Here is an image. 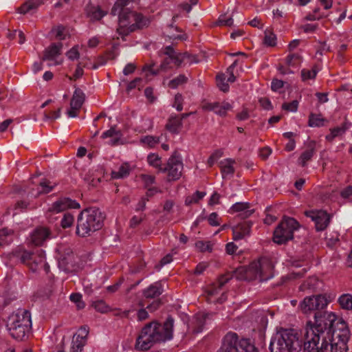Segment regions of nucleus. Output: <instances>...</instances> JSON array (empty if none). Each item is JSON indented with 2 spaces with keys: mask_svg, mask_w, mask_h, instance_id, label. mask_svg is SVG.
Segmentation results:
<instances>
[{
  "mask_svg": "<svg viewBox=\"0 0 352 352\" xmlns=\"http://www.w3.org/2000/svg\"><path fill=\"white\" fill-rule=\"evenodd\" d=\"M350 331L334 313L316 316V324L305 332L304 352H348Z\"/></svg>",
  "mask_w": 352,
  "mask_h": 352,
  "instance_id": "1",
  "label": "nucleus"
},
{
  "mask_svg": "<svg viewBox=\"0 0 352 352\" xmlns=\"http://www.w3.org/2000/svg\"><path fill=\"white\" fill-rule=\"evenodd\" d=\"M174 319L168 316L163 324L152 321L142 327L137 337L135 348L138 351H144L153 345L165 342L173 338Z\"/></svg>",
  "mask_w": 352,
  "mask_h": 352,
  "instance_id": "2",
  "label": "nucleus"
},
{
  "mask_svg": "<svg viewBox=\"0 0 352 352\" xmlns=\"http://www.w3.org/2000/svg\"><path fill=\"white\" fill-rule=\"evenodd\" d=\"M304 342L298 330L281 327L271 338L269 349L270 352H298Z\"/></svg>",
  "mask_w": 352,
  "mask_h": 352,
  "instance_id": "3",
  "label": "nucleus"
},
{
  "mask_svg": "<svg viewBox=\"0 0 352 352\" xmlns=\"http://www.w3.org/2000/svg\"><path fill=\"white\" fill-rule=\"evenodd\" d=\"M104 219L105 214L97 207L84 209L77 218L76 234L81 237L90 236L102 228Z\"/></svg>",
  "mask_w": 352,
  "mask_h": 352,
  "instance_id": "4",
  "label": "nucleus"
},
{
  "mask_svg": "<svg viewBox=\"0 0 352 352\" xmlns=\"http://www.w3.org/2000/svg\"><path fill=\"white\" fill-rule=\"evenodd\" d=\"M6 328L10 335L16 340H23L32 328L30 311L18 309L10 314L7 320Z\"/></svg>",
  "mask_w": 352,
  "mask_h": 352,
  "instance_id": "5",
  "label": "nucleus"
},
{
  "mask_svg": "<svg viewBox=\"0 0 352 352\" xmlns=\"http://www.w3.org/2000/svg\"><path fill=\"white\" fill-rule=\"evenodd\" d=\"M217 352H258L254 344L248 338H240L232 331L228 332L222 338Z\"/></svg>",
  "mask_w": 352,
  "mask_h": 352,
  "instance_id": "6",
  "label": "nucleus"
},
{
  "mask_svg": "<svg viewBox=\"0 0 352 352\" xmlns=\"http://www.w3.org/2000/svg\"><path fill=\"white\" fill-rule=\"evenodd\" d=\"M330 300L327 299L325 294H317L305 297L303 300L300 303V308L301 311L305 314H309L312 311L314 313V322L308 321L305 327V331L308 328L316 324V316L318 314H323L324 313H332L331 311H323L329 303Z\"/></svg>",
  "mask_w": 352,
  "mask_h": 352,
  "instance_id": "7",
  "label": "nucleus"
},
{
  "mask_svg": "<svg viewBox=\"0 0 352 352\" xmlns=\"http://www.w3.org/2000/svg\"><path fill=\"white\" fill-rule=\"evenodd\" d=\"M299 227V223L294 218L284 217L274 231L273 241L278 245L285 244L294 239V232Z\"/></svg>",
  "mask_w": 352,
  "mask_h": 352,
  "instance_id": "8",
  "label": "nucleus"
},
{
  "mask_svg": "<svg viewBox=\"0 0 352 352\" xmlns=\"http://www.w3.org/2000/svg\"><path fill=\"white\" fill-rule=\"evenodd\" d=\"M133 0H117L111 10V14L118 16L119 24L131 25L135 12L132 11L128 6L132 4Z\"/></svg>",
  "mask_w": 352,
  "mask_h": 352,
  "instance_id": "9",
  "label": "nucleus"
},
{
  "mask_svg": "<svg viewBox=\"0 0 352 352\" xmlns=\"http://www.w3.org/2000/svg\"><path fill=\"white\" fill-rule=\"evenodd\" d=\"M183 170V163L179 153L175 151L168 159L167 164L164 167H160V171L162 173L168 172L169 180L175 181L182 176Z\"/></svg>",
  "mask_w": 352,
  "mask_h": 352,
  "instance_id": "10",
  "label": "nucleus"
},
{
  "mask_svg": "<svg viewBox=\"0 0 352 352\" xmlns=\"http://www.w3.org/2000/svg\"><path fill=\"white\" fill-rule=\"evenodd\" d=\"M304 214L314 222L317 232L324 230L331 222V214L324 210H306Z\"/></svg>",
  "mask_w": 352,
  "mask_h": 352,
  "instance_id": "11",
  "label": "nucleus"
},
{
  "mask_svg": "<svg viewBox=\"0 0 352 352\" xmlns=\"http://www.w3.org/2000/svg\"><path fill=\"white\" fill-rule=\"evenodd\" d=\"M89 327L87 325L80 327L74 336L69 352H82L87 343Z\"/></svg>",
  "mask_w": 352,
  "mask_h": 352,
  "instance_id": "12",
  "label": "nucleus"
},
{
  "mask_svg": "<svg viewBox=\"0 0 352 352\" xmlns=\"http://www.w3.org/2000/svg\"><path fill=\"white\" fill-rule=\"evenodd\" d=\"M80 207V204L76 200L69 197H61L52 204L48 212L58 213L67 209H78Z\"/></svg>",
  "mask_w": 352,
  "mask_h": 352,
  "instance_id": "13",
  "label": "nucleus"
},
{
  "mask_svg": "<svg viewBox=\"0 0 352 352\" xmlns=\"http://www.w3.org/2000/svg\"><path fill=\"white\" fill-rule=\"evenodd\" d=\"M203 109L205 111H213L215 114L221 116H227L228 111L232 109V105L226 101H223L220 103L219 102H206L203 107Z\"/></svg>",
  "mask_w": 352,
  "mask_h": 352,
  "instance_id": "14",
  "label": "nucleus"
},
{
  "mask_svg": "<svg viewBox=\"0 0 352 352\" xmlns=\"http://www.w3.org/2000/svg\"><path fill=\"white\" fill-rule=\"evenodd\" d=\"M58 266L66 272H71L75 270V257L70 249L67 250L65 254L60 255L58 259Z\"/></svg>",
  "mask_w": 352,
  "mask_h": 352,
  "instance_id": "15",
  "label": "nucleus"
},
{
  "mask_svg": "<svg viewBox=\"0 0 352 352\" xmlns=\"http://www.w3.org/2000/svg\"><path fill=\"white\" fill-rule=\"evenodd\" d=\"M253 223L251 221H245L232 227L233 239L239 241L245 236H250Z\"/></svg>",
  "mask_w": 352,
  "mask_h": 352,
  "instance_id": "16",
  "label": "nucleus"
},
{
  "mask_svg": "<svg viewBox=\"0 0 352 352\" xmlns=\"http://www.w3.org/2000/svg\"><path fill=\"white\" fill-rule=\"evenodd\" d=\"M63 44L61 42L52 43L43 51L42 61L55 60L62 53Z\"/></svg>",
  "mask_w": 352,
  "mask_h": 352,
  "instance_id": "17",
  "label": "nucleus"
},
{
  "mask_svg": "<svg viewBox=\"0 0 352 352\" xmlns=\"http://www.w3.org/2000/svg\"><path fill=\"white\" fill-rule=\"evenodd\" d=\"M250 204L248 202H236L232 206L229 212L230 213L239 212L238 217L240 219H245L254 212V210L250 209Z\"/></svg>",
  "mask_w": 352,
  "mask_h": 352,
  "instance_id": "18",
  "label": "nucleus"
},
{
  "mask_svg": "<svg viewBox=\"0 0 352 352\" xmlns=\"http://www.w3.org/2000/svg\"><path fill=\"white\" fill-rule=\"evenodd\" d=\"M50 231L48 228L40 227L35 229L31 235L32 242L37 246L43 245L44 242L50 238Z\"/></svg>",
  "mask_w": 352,
  "mask_h": 352,
  "instance_id": "19",
  "label": "nucleus"
},
{
  "mask_svg": "<svg viewBox=\"0 0 352 352\" xmlns=\"http://www.w3.org/2000/svg\"><path fill=\"white\" fill-rule=\"evenodd\" d=\"M133 23L131 24V31H137L148 28L151 23L150 19L141 13L135 12L133 16Z\"/></svg>",
  "mask_w": 352,
  "mask_h": 352,
  "instance_id": "20",
  "label": "nucleus"
},
{
  "mask_svg": "<svg viewBox=\"0 0 352 352\" xmlns=\"http://www.w3.org/2000/svg\"><path fill=\"white\" fill-rule=\"evenodd\" d=\"M183 126L181 118L177 115H171L167 120L165 129L172 134H179Z\"/></svg>",
  "mask_w": 352,
  "mask_h": 352,
  "instance_id": "21",
  "label": "nucleus"
},
{
  "mask_svg": "<svg viewBox=\"0 0 352 352\" xmlns=\"http://www.w3.org/2000/svg\"><path fill=\"white\" fill-rule=\"evenodd\" d=\"M163 293L162 285L157 281L150 285L147 288L143 290L142 295L146 298H155Z\"/></svg>",
  "mask_w": 352,
  "mask_h": 352,
  "instance_id": "22",
  "label": "nucleus"
},
{
  "mask_svg": "<svg viewBox=\"0 0 352 352\" xmlns=\"http://www.w3.org/2000/svg\"><path fill=\"white\" fill-rule=\"evenodd\" d=\"M236 272L243 274H253L255 278H259L262 281L267 280V278L263 277V272L259 263H252L250 265L248 270L239 268Z\"/></svg>",
  "mask_w": 352,
  "mask_h": 352,
  "instance_id": "23",
  "label": "nucleus"
},
{
  "mask_svg": "<svg viewBox=\"0 0 352 352\" xmlns=\"http://www.w3.org/2000/svg\"><path fill=\"white\" fill-rule=\"evenodd\" d=\"M213 313H202L195 316L194 332L199 333L202 332L206 324V320L213 316Z\"/></svg>",
  "mask_w": 352,
  "mask_h": 352,
  "instance_id": "24",
  "label": "nucleus"
},
{
  "mask_svg": "<svg viewBox=\"0 0 352 352\" xmlns=\"http://www.w3.org/2000/svg\"><path fill=\"white\" fill-rule=\"evenodd\" d=\"M47 0H27L17 8V12L25 14L31 10H36L40 6L45 3Z\"/></svg>",
  "mask_w": 352,
  "mask_h": 352,
  "instance_id": "25",
  "label": "nucleus"
},
{
  "mask_svg": "<svg viewBox=\"0 0 352 352\" xmlns=\"http://www.w3.org/2000/svg\"><path fill=\"white\" fill-rule=\"evenodd\" d=\"M85 100V94L78 87H76L70 101V107L73 109H80Z\"/></svg>",
  "mask_w": 352,
  "mask_h": 352,
  "instance_id": "26",
  "label": "nucleus"
},
{
  "mask_svg": "<svg viewBox=\"0 0 352 352\" xmlns=\"http://www.w3.org/2000/svg\"><path fill=\"white\" fill-rule=\"evenodd\" d=\"M235 161L231 158H227L224 161L221 162V173L223 178H226L228 175H233L234 173V168L233 164Z\"/></svg>",
  "mask_w": 352,
  "mask_h": 352,
  "instance_id": "27",
  "label": "nucleus"
},
{
  "mask_svg": "<svg viewBox=\"0 0 352 352\" xmlns=\"http://www.w3.org/2000/svg\"><path fill=\"white\" fill-rule=\"evenodd\" d=\"M56 186V183L52 184V182L47 179H42L37 188L36 196L50 193L54 189Z\"/></svg>",
  "mask_w": 352,
  "mask_h": 352,
  "instance_id": "28",
  "label": "nucleus"
},
{
  "mask_svg": "<svg viewBox=\"0 0 352 352\" xmlns=\"http://www.w3.org/2000/svg\"><path fill=\"white\" fill-rule=\"evenodd\" d=\"M349 124L346 122L342 124L340 126H337L330 129L331 133L326 135L325 138L328 142H332L336 138L343 135L349 129Z\"/></svg>",
  "mask_w": 352,
  "mask_h": 352,
  "instance_id": "29",
  "label": "nucleus"
},
{
  "mask_svg": "<svg viewBox=\"0 0 352 352\" xmlns=\"http://www.w3.org/2000/svg\"><path fill=\"white\" fill-rule=\"evenodd\" d=\"M86 11L87 16L93 21H100L107 14L99 6H87Z\"/></svg>",
  "mask_w": 352,
  "mask_h": 352,
  "instance_id": "30",
  "label": "nucleus"
},
{
  "mask_svg": "<svg viewBox=\"0 0 352 352\" xmlns=\"http://www.w3.org/2000/svg\"><path fill=\"white\" fill-rule=\"evenodd\" d=\"M314 153V146H309V148L304 151L300 155L298 160V164L300 165L302 167H305L307 164V162L310 161L313 157Z\"/></svg>",
  "mask_w": 352,
  "mask_h": 352,
  "instance_id": "31",
  "label": "nucleus"
},
{
  "mask_svg": "<svg viewBox=\"0 0 352 352\" xmlns=\"http://www.w3.org/2000/svg\"><path fill=\"white\" fill-rule=\"evenodd\" d=\"M116 136V138L112 140L111 142V145H116L120 141L122 136L120 131H117L116 126H111L109 130L102 133L101 138L106 139L107 138H112Z\"/></svg>",
  "mask_w": 352,
  "mask_h": 352,
  "instance_id": "32",
  "label": "nucleus"
},
{
  "mask_svg": "<svg viewBox=\"0 0 352 352\" xmlns=\"http://www.w3.org/2000/svg\"><path fill=\"white\" fill-rule=\"evenodd\" d=\"M130 167L129 164L124 163L122 164L118 170L111 172V177L113 179H123L129 175Z\"/></svg>",
  "mask_w": 352,
  "mask_h": 352,
  "instance_id": "33",
  "label": "nucleus"
},
{
  "mask_svg": "<svg viewBox=\"0 0 352 352\" xmlns=\"http://www.w3.org/2000/svg\"><path fill=\"white\" fill-rule=\"evenodd\" d=\"M326 120L320 114L311 113L309 116L308 126L310 127H320L324 125Z\"/></svg>",
  "mask_w": 352,
  "mask_h": 352,
  "instance_id": "34",
  "label": "nucleus"
},
{
  "mask_svg": "<svg viewBox=\"0 0 352 352\" xmlns=\"http://www.w3.org/2000/svg\"><path fill=\"white\" fill-rule=\"evenodd\" d=\"M263 44L266 47H275L277 44L276 35L272 31L266 30L264 32Z\"/></svg>",
  "mask_w": 352,
  "mask_h": 352,
  "instance_id": "35",
  "label": "nucleus"
},
{
  "mask_svg": "<svg viewBox=\"0 0 352 352\" xmlns=\"http://www.w3.org/2000/svg\"><path fill=\"white\" fill-rule=\"evenodd\" d=\"M340 306L346 310L352 311V295L350 294H342L338 300Z\"/></svg>",
  "mask_w": 352,
  "mask_h": 352,
  "instance_id": "36",
  "label": "nucleus"
},
{
  "mask_svg": "<svg viewBox=\"0 0 352 352\" xmlns=\"http://www.w3.org/2000/svg\"><path fill=\"white\" fill-rule=\"evenodd\" d=\"M45 262V252L43 250H38L34 252V258L32 261L31 268L33 271L36 270V267L40 265L41 266Z\"/></svg>",
  "mask_w": 352,
  "mask_h": 352,
  "instance_id": "37",
  "label": "nucleus"
},
{
  "mask_svg": "<svg viewBox=\"0 0 352 352\" xmlns=\"http://www.w3.org/2000/svg\"><path fill=\"white\" fill-rule=\"evenodd\" d=\"M318 69L316 65H314L311 69H302L301 70V78L302 81L307 80H314L316 78L318 72Z\"/></svg>",
  "mask_w": 352,
  "mask_h": 352,
  "instance_id": "38",
  "label": "nucleus"
},
{
  "mask_svg": "<svg viewBox=\"0 0 352 352\" xmlns=\"http://www.w3.org/2000/svg\"><path fill=\"white\" fill-rule=\"evenodd\" d=\"M160 142V137H155L153 135H146L140 139V142L148 146L149 148H153Z\"/></svg>",
  "mask_w": 352,
  "mask_h": 352,
  "instance_id": "39",
  "label": "nucleus"
},
{
  "mask_svg": "<svg viewBox=\"0 0 352 352\" xmlns=\"http://www.w3.org/2000/svg\"><path fill=\"white\" fill-rule=\"evenodd\" d=\"M188 82V78L184 74H179L168 82V87L171 89H176L179 85L186 84Z\"/></svg>",
  "mask_w": 352,
  "mask_h": 352,
  "instance_id": "40",
  "label": "nucleus"
},
{
  "mask_svg": "<svg viewBox=\"0 0 352 352\" xmlns=\"http://www.w3.org/2000/svg\"><path fill=\"white\" fill-rule=\"evenodd\" d=\"M217 85L219 89L223 92H228L230 89L228 82H226V74H219L216 77Z\"/></svg>",
  "mask_w": 352,
  "mask_h": 352,
  "instance_id": "41",
  "label": "nucleus"
},
{
  "mask_svg": "<svg viewBox=\"0 0 352 352\" xmlns=\"http://www.w3.org/2000/svg\"><path fill=\"white\" fill-rule=\"evenodd\" d=\"M118 47V44H113V49L111 51H109L106 54V56H99L96 58V62L98 63V64L100 66L104 65L108 59H113L114 58V50Z\"/></svg>",
  "mask_w": 352,
  "mask_h": 352,
  "instance_id": "42",
  "label": "nucleus"
},
{
  "mask_svg": "<svg viewBox=\"0 0 352 352\" xmlns=\"http://www.w3.org/2000/svg\"><path fill=\"white\" fill-rule=\"evenodd\" d=\"M147 162L149 164V165L159 168V170L160 171V167H164V166H162V160L161 157L155 153H150L147 156Z\"/></svg>",
  "mask_w": 352,
  "mask_h": 352,
  "instance_id": "43",
  "label": "nucleus"
},
{
  "mask_svg": "<svg viewBox=\"0 0 352 352\" xmlns=\"http://www.w3.org/2000/svg\"><path fill=\"white\" fill-rule=\"evenodd\" d=\"M74 222V217L72 214L66 212L64 214L61 221L60 225L63 228H70Z\"/></svg>",
  "mask_w": 352,
  "mask_h": 352,
  "instance_id": "44",
  "label": "nucleus"
},
{
  "mask_svg": "<svg viewBox=\"0 0 352 352\" xmlns=\"http://www.w3.org/2000/svg\"><path fill=\"white\" fill-rule=\"evenodd\" d=\"M216 24L217 25L232 27L234 25V20L231 16L227 17L226 14H221L219 16Z\"/></svg>",
  "mask_w": 352,
  "mask_h": 352,
  "instance_id": "45",
  "label": "nucleus"
},
{
  "mask_svg": "<svg viewBox=\"0 0 352 352\" xmlns=\"http://www.w3.org/2000/svg\"><path fill=\"white\" fill-rule=\"evenodd\" d=\"M301 61V56L298 54H289L285 59L288 66H296Z\"/></svg>",
  "mask_w": 352,
  "mask_h": 352,
  "instance_id": "46",
  "label": "nucleus"
},
{
  "mask_svg": "<svg viewBox=\"0 0 352 352\" xmlns=\"http://www.w3.org/2000/svg\"><path fill=\"white\" fill-rule=\"evenodd\" d=\"M92 307L98 312L107 313L109 311V306L102 300H98L92 302Z\"/></svg>",
  "mask_w": 352,
  "mask_h": 352,
  "instance_id": "47",
  "label": "nucleus"
},
{
  "mask_svg": "<svg viewBox=\"0 0 352 352\" xmlns=\"http://www.w3.org/2000/svg\"><path fill=\"white\" fill-rule=\"evenodd\" d=\"M34 252L28 251L25 249H23L22 252L20 263L26 265H31L32 261L34 258Z\"/></svg>",
  "mask_w": 352,
  "mask_h": 352,
  "instance_id": "48",
  "label": "nucleus"
},
{
  "mask_svg": "<svg viewBox=\"0 0 352 352\" xmlns=\"http://www.w3.org/2000/svg\"><path fill=\"white\" fill-rule=\"evenodd\" d=\"M23 249L24 248L21 246L16 247L14 250L8 254L9 259L15 262H20Z\"/></svg>",
  "mask_w": 352,
  "mask_h": 352,
  "instance_id": "49",
  "label": "nucleus"
},
{
  "mask_svg": "<svg viewBox=\"0 0 352 352\" xmlns=\"http://www.w3.org/2000/svg\"><path fill=\"white\" fill-rule=\"evenodd\" d=\"M320 8H316L313 10L312 13H309L305 16V19L307 21H313L320 20V19L326 17L327 15L320 14Z\"/></svg>",
  "mask_w": 352,
  "mask_h": 352,
  "instance_id": "50",
  "label": "nucleus"
},
{
  "mask_svg": "<svg viewBox=\"0 0 352 352\" xmlns=\"http://www.w3.org/2000/svg\"><path fill=\"white\" fill-rule=\"evenodd\" d=\"M195 247L201 252H210L212 250V245L210 244V242L198 241L195 243Z\"/></svg>",
  "mask_w": 352,
  "mask_h": 352,
  "instance_id": "51",
  "label": "nucleus"
},
{
  "mask_svg": "<svg viewBox=\"0 0 352 352\" xmlns=\"http://www.w3.org/2000/svg\"><path fill=\"white\" fill-rule=\"evenodd\" d=\"M134 31H131V25H124L123 24H119V27L117 28V32L122 36L123 41H125V36H128L130 33Z\"/></svg>",
  "mask_w": 352,
  "mask_h": 352,
  "instance_id": "52",
  "label": "nucleus"
},
{
  "mask_svg": "<svg viewBox=\"0 0 352 352\" xmlns=\"http://www.w3.org/2000/svg\"><path fill=\"white\" fill-rule=\"evenodd\" d=\"M12 234V232L7 228L0 230V246L4 245L9 243L8 237Z\"/></svg>",
  "mask_w": 352,
  "mask_h": 352,
  "instance_id": "53",
  "label": "nucleus"
},
{
  "mask_svg": "<svg viewBox=\"0 0 352 352\" xmlns=\"http://www.w3.org/2000/svg\"><path fill=\"white\" fill-rule=\"evenodd\" d=\"M298 107V101L294 100L290 102H285L282 105V108L286 111L296 112Z\"/></svg>",
  "mask_w": 352,
  "mask_h": 352,
  "instance_id": "54",
  "label": "nucleus"
},
{
  "mask_svg": "<svg viewBox=\"0 0 352 352\" xmlns=\"http://www.w3.org/2000/svg\"><path fill=\"white\" fill-rule=\"evenodd\" d=\"M65 28L62 25H58L56 28H54L52 30V32H55L56 38L58 40L63 41L65 39Z\"/></svg>",
  "mask_w": 352,
  "mask_h": 352,
  "instance_id": "55",
  "label": "nucleus"
},
{
  "mask_svg": "<svg viewBox=\"0 0 352 352\" xmlns=\"http://www.w3.org/2000/svg\"><path fill=\"white\" fill-rule=\"evenodd\" d=\"M66 56H67L68 59L71 60H77L80 58V54L78 52V46L75 45L73 47H72L67 53Z\"/></svg>",
  "mask_w": 352,
  "mask_h": 352,
  "instance_id": "56",
  "label": "nucleus"
},
{
  "mask_svg": "<svg viewBox=\"0 0 352 352\" xmlns=\"http://www.w3.org/2000/svg\"><path fill=\"white\" fill-rule=\"evenodd\" d=\"M340 197L344 199L352 201V185L347 186L340 192Z\"/></svg>",
  "mask_w": 352,
  "mask_h": 352,
  "instance_id": "57",
  "label": "nucleus"
},
{
  "mask_svg": "<svg viewBox=\"0 0 352 352\" xmlns=\"http://www.w3.org/2000/svg\"><path fill=\"white\" fill-rule=\"evenodd\" d=\"M141 178L146 188L150 187L155 182V177L150 175H142Z\"/></svg>",
  "mask_w": 352,
  "mask_h": 352,
  "instance_id": "58",
  "label": "nucleus"
},
{
  "mask_svg": "<svg viewBox=\"0 0 352 352\" xmlns=\"http://www.w3.org/2000/svg\"><path fill=\"white\" fill-rule=\"evenodd\" d=\"M182 101H183V97L182 94H177L175 96V100L173 107H175L177 111H181L183 109V105H182Z\"/></svg>",
  "mask_w": 352,
  "mask_h": 352,
  "instance_id": "59",
  "label": "nucleus"
},
{
  "mask_svg": "<svg viewBox=\"0 0 352 352\" xmlns=\"http://www.w3.org/2000/svg\"><path fill=\"white\" fill-rule=\"evenodd\" d=\"M217 219L218 214L215 212H212L208 217V223L212 226H218L220 225Z\"/></svg>",
  "mask_w": 352,
  "mask_h": 352,
  "instance_id": "60",
  "label": "nucleus"
},
{
  "mask_svg": "<svg viewBox=\"0 0 352 352\" xmlns=\"http://www.w3.org/2000/svg\"><path fill=\"white\" fill-rule=\"evenodd\" d=\"M124 282V278L123 277H121L118 281L117 283H116L115 284L112 285H109L107 287V290L110 292V293H114L116 292V291H118V289L120 288V287L121 286V285Z\"/></svg>",
  "mask_w": 352,
  "mask_h": 352,
  "instance_id": "61",
  "label": "nucleus"
},
{
  "mask_svg": "<svg viewBox=\"0 0 352 352\" xmlns=\"http://www.w3.org/2000/svg\"><path fill=\"white\" fill-rule=\"evenodd\" d=\"M284 86V82L278 79H273L271 83V88L273 91H276Z\"/></svg>",
  "mask_w": 352,
  "mask_h": 352,
  "instance_id": "62",
  "label": "nucleus"
},
{
  "mask_svg": "<svg viewBox=\"0 0 352 352\" xmlns=\"http://www.w3.org/2000/svg\"><path fill=\"white\" fill-rule=\"evenodd\" d=\"M318 28V24H311V23H307L302 26V29L305 33H313Z\"/></svg>",
  "mask_w": 352,
  "mask_h": 352,
  "instance_id": "63",
  "label": "nucleus"
},
{
  "mask_svg": "<svg viewBox=\"0 0 352 352\" xmlns=\"http://www.w3.org/2000/svg\"><path fill=\"white\" fill-rule=\"evenodd\" d=\"M162 305V301L160 299H157L153 300L151 304L147 305L146 309H148L149 311L153 312L157 310Z\"/></svg>",
  "mask_w": 352,
  "mask_h": 352,
  "instance_id": "64",
  "label": "nucleus"
}]
</instances>
